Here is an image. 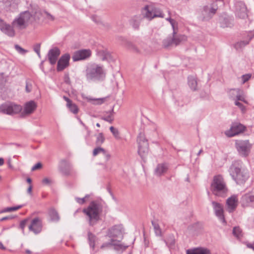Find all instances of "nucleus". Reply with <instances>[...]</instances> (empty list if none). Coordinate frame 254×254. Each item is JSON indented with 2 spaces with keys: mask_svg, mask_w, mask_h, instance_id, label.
<instances>
[{
  "mask_svg": "<svg viewBox=\"0 0 254 254\" xmlns=\"http://www.w3.org/2000/svg\"><path fill=\"white\" fill-rule=\"evenodd\" d=\"M228 172L233 180L240 185L244 184L249 178L248 170L244 167L243 162L240 160L233 161Z\"/></svg>",
  "mask_w": 254,
  "mask_h": 254,
  "instance_id": "f257e3e1",
  "label": "nucleus"
},
{
  "mask_svg": "<svg viewBox=\"0 0 254 254\" xmlns=\"http://www.w3.org/2000/svg\"><path fill=\"white\" fill-rule=\"evenodd\" d=\"M102 209V204L97 201H91L86 208L83 209L82 211L86 215L90 226L95 225L99 221Z\"/></svg>",
  "mask_w": 254,
  "mask_h": 254,
  "instance_id": "f03ea898",
  "label": "nucleus"
},
{
  "mask_svg": "<svg viewBox=\"0 0 254 254\" xmlns=\"http://www.w3.org/2000/svg\"><path fill=\"white\" fill-rule=\"evenodd\" d=\"M210 188L212 193L218 196L225 197L228 191L224 179L220 175L213 177Z\"/></svg>",
  "mask_w": 254,
  "mask_h": 254,
  "instance_id": "7ed1b4c3",
  "label": "nucleus"
},
{
  "mask_svg": "<svg viewBox=\"0 0 254 254\" xmlns=\"http://www.w3.org/2000/svg\"><path fill=\"white\" fill-rule=\"evenodd\" d=\"M87 80H99L105 76L103 67L98 64H93L88 65L85 70Z\"/></svg>",
  "mask_w": 254,
  "mask_h": 254,
  "instance_id": "20e7f679",
  "label": "nucleus"
},
{
  "mask_svg": "<svg viewBox=\"0 0 254 254\" xmlns=\"http://www.w3.org/2000/svg\"><path fill=\"white\" fill-rule=\"evenodd\" d=\"M32 16L29 11L21 12L12 22L13 27L19 29H23L27 27L28 23Z\"/></svg>",
  "mask_w": 254,
  "mask_h": 254,
  "instance_id": "39448f33",
  "label": "nucleus"
},
{
  "mask_svg": "<svg viewBox=\"0 0 254 254\" xmlns=\"http://www.w3.org/2000/svg\"><path fill=\"white\" fill-rule=\"evenodd\" d=\"M138 153L142 160H144L148 153L149 148L147 140L143 133H139L137 137Z\"/></svg>",
  "mask_w": 254,
  "mask_h": 254,
  "instance_id": "423d86ee",
  "label": "nucleus"
},
{
  "mask_svg": "<svg viewBox=\"0 0 254 254\" xmlns=\"http://www.w3.org/2000/svg\"><path fill=\"white\" fill-rule=\"evenodd\" d=\"M22 107L21 105L13 102H7L0 106V112L8 115H14L21 112Z\"/></svg>",
  "mask_w": 254,
  "mask_h": 254,
  "instance_id": "0eeeda50",
  "label": "nucleus"
},
{
  "mask_svg": "<svg viewBox=\"0 0 254 254\" xmlns=\"http://www.w3.org/2000/svg\"><path fill=\"white\" fill-rule=\"evenodd\" d=\"M235 145L240 155L243 157H247L249 155L251 145L248 140H238L235 142Z\"/></svg>",
  "mask_w": 254,
  "mask_h": 254,
  "instance_id": "6e6552de",
  "label": "nucleus"
},
{
  "mask_svg": "<svg viewBox=\"0 0 254 254\" xmlns=\"http://www.w3.org/2000/svg\"><path fill=\"white\" fill-rule=\"evenodd\" d=\"M212 204L215 215L224 225H226L227 222L224 215L223 205L214 201H212Z\"/></svg>",
  "mask_w": 254,
  "mask_h": 254,
  "instance_id": "1a4fd4ad",
  "label": "nucleus"
},
{
  "mask_svg": "<svg viewBox=\"0 0 254 254\" xmlns=\"http://www.w3.org/2000/svg\"><path fill=\"white\" fill-rule=\"evenodd\" d=\"M236 15L241 19L248 17V11L245 4L242 1H238L235 3Z\"/></svg>",
  "mask_w": 254,
  "mask_h": 254,
  "instance_id": "9d476101",
  "label": "nucleus"
},
{
  "mask_svg": "<svg viewBox=\"0 0 254 254\" xmlns=\"http://www.w3.org/2000/svg\"><path fill=\"white\" fill-rule=\"evenodd\" d=\"M91 52L89 49H83L75 51L72 57L74 62L84 60L91 56Z\"/></svg>",
  "mask_w": 254,
  "mask_h": 254,
  "instance_id": "9b49d317",
  "label": "nucleus"
},
{
  "mask_svg": "<svg viewBox=\"0 0 254 254\" xmlns=\"http://www.w3.org/2000/svg\"><path fill=\"white\" fill-rule=\"evenodd\" d=\"M42 220L39 217H36L31 220L28 229L30 231L33 232L35 234H38L42 231Z\"/></svg>",
  "mask_w": 254,
  "mask_h": 254,
  "instance_id": "f8f14e48",
  "label": "nucleus"
},
{
  "mask_svg": "<svg viewBox=\"0 0 254 254\" xmlns=\"http://www.w3.org/2000/svg\"><path fill=\"white\" fill-rule=\"evenodd\" d=\"M243 207H254V193L249 192L242 195L241 199Z\"/></svg>",
  "mask_w": 254,
  "mask_h": 254,
  "instance_id": "ddd939ff",
  "label": "nucleus"
},
{
  "mask_svg": "<svg viewBox=\"0 0 254 254\" xmlns=\"http://www.w3.org/2000/svg\"><path fill=\"white\" fill-rule=\"evenodd\" d=\"M245 127L238 123H233L229 131L226 133L229 137H232L243 132L245 130Z\"/></svg>",
  "mask_w": 254,
  "mask_h": 254,
  "instance_id": "4468645a",
  "label": "nucleus"
},
{
  "mask_svg": "<svg viewBox=\"0 0 254 254\" xmlns=\"http://www.w3.org/2000/svg\"><path fill=\"white\" fill-rule=\"evenodd\" d=\"M123 231L122 225H115L109 230L108 235L111 238H119L121 240L123 238Z\"/></svg>",
  "mask_w": 254,
  "mask_h": 254,
  "instance_id": "2eb2a0df",
  "label": "nucleus"
},
{
  "mask_svg": "<svg viewBox=\"0 0 254 254\" xmlns=\"http://www.w3.org/2000/svg\"><path fill=\"white\" fill-rule=\"evenodd\" d=\"M229 95L230 97L233 100H240L247 103V101L245 100L244 96L243 95V91L240 89H232L229 92Z\"/></svg>",
  "mask_w": 254,
  "mask_h": 254,
  "instance_id": "dca6fc26",
  "label": "nucleus"
},
{
  "mask_svg": "<svg viewBox=\"0 0 254 254\" xmlns=\"http://www.w3.org/2000/svg\"><path fill=\"white\" fill-rule=\"evenodd\" d=\"M69 59L70 55L68 54H65L62 56L58 62L57 70L58 71H61L68 66Z\"/></svg>",
  "mask_w": 254,
  "mask_h": 254,
  "instance_id": "f3484780",
  "label": "nucleus"
},
{
  "mask_svg": "<svg viewBox=\"0 0 254 254\" xmlns=\"http://www.w3.org/2000/svg\"><path fill=\"white\" fill-rule=\"evenodd\" d=\"M13 25H10L5 22L0 23V29L5 34L9 37H13L15 36V32Z\"/></svg>",
  "mask_w": 254,
  "mask_h": 254,
  "instance_id": "a211bd4d",
  "label": "nucleus"
},
{
  "mask_svg": "<svg viewBox=\"0 0 254 254\" xmlns=\"http://www.w3.org/2000/svg\"><path fill=\"white\" fill-rule=\"evenodd\" d=\"M60 53V50L57 47H55L49 50L48 53V58L51 64H54L56 63Z\"/></svg>",
  "mask_w": 254,
  "mask_h": 254,
  "instance_id": "6ab92c4d",
  "label": "nucleus"
},
{
  "mask_svg": "<svg viewBox=\"0 0 254 254\" xmlns=\"http://www.w3.org/2000/svg\"><path fill=\"white\" fill-rule=\"evenodd\" d=\"M37 107L36 103L31 100L29 102L25 103L24 106V110L22 112V115H29L32 114L36 109Z\"/></svg>",
  "mask_w": 254,
  "mask_h": 254,
  "instance_id": "aec40b11",
  "label": "nucleus"
},
{
  "mask_svg": "<svg viewBox=\"0 0 254 254\" xmlns=\"http://www.w3.org/2000/svg\"><path fill=\"white\" fill-rule=\"evenodd\" d=\"M238 201L237 195H233L227 199L226 205L229 212L231 213L236 209L238 205Z\"/></svg>",
  "mask_w": 254,
  "mask_h": 254,
  "instance_id": "412c9836",
  "label": "nucleus"
},
{
  "mask_svg": "<svg viewBox=\"0 0 254 254\" xmlns=\"http://www.w3.org/2000/svg\"><path fill=\"white\" fill-rule=\"evenodd\" d=\"M217 6L206 5L203 7L202 13L204 15V18L206 19H210L216 12Z\"/></svg>",
  "mask_w": 254,
  "mask_h": 254,
  "instance_id": "4be33fe9",
  "label": "nucleus"
},
{
  "mask_svg": "<svg viewBox=\"0 0 254 254\" xmlns=\"http://www.w3.org/2000/svg\"><path fill=\"white\" fill-rule=\"evenodd\" d=\"M221 27L223 28L232 27L233 26L234 19L229 16L222 15L219 19Z\"/></svg>",
  "mask_w": 254,
  "mask_h": 254,
  "instance_id": "5701e85b",
  "label": "nucleus"
},
{
  "mask_svg": "<svg viewBox=\"0 0 254 254\" xmlns=\"http://www.w3.org/2000/svg\"><path fill=\"white\" fill-rule=\"evenodd\" d=\"M168 170V166L167 164H159L155 170V174L157 176H161L165 174Z\"/></svg>",
  "mask_w": 254,
  "mask_h": 254,
  "instance_id": "b1692460",
  "label": "nucleus"
},
{
  "mask_svg": "<svg viewBox=\"0 0 254 254\" xmlns=\"http://www.w3.org/2000/svg\"><path fill=\"white\" fill-rule=\"evenodd\" d=\"M187 254H211V252L208 249L200 247L188 250Z\"/></svg>",
  "mask_w": 254,
  "mask_h": 254,
  "instance_id": "393cba45",
  "label": "nucleus"
},
{
  "mask_svg": "<svg viewBox=\"0 0 254 254\" xmlns=\"http://www.w3.org/2000/svg\"><path fill=\"white\" fill-rule=\"evenodd\" d=\"M145 12V17L149 20H151L153 18L154 15V7L152 6L146 5L144 8Z\"/></svg>",
  "mask_w": 254,
  "mask_h": 254,
  "instance_id": "a878e982",
  "label": "nucleus"
},
{
  "mask_svg": "<svg viewBox=\"0 0 254 254\" xmlns=\"http://www.w3.org/2000/svg\"><path fill=\"white\" fill-rule=\"evenodd\" d=\"M141 19L140 16L135 15L130 19L129 23L134 29H137L139 28Z\"/></svg>",
  "mask_w": 254,
  "mask_h": 254,
  "instance_id": "bb28decb",
  "label": "nucleus"
},
{
  "mask_svg": "<svg viewBox=\"0 0 254 254\" xmlns=\"http://www.w3.org/2000/svg\"><path fill=\"white\" fill-rule=\"evenodd\" d=\"M188 85L192 91H195L197 89V82L195 77L189 76L188 78Z\"/></svg>",
  "mask_w": 254,
  "mask_h": 254,
  "instance_id": "cd10ccee",
  "label": "nucleus"
},
{
  "mask_svg": "<svg viewBox=\"0 0 254 254\" xmlns=\"http://www.w3.org/2000/svg\"><path fill=\"white\" fill-rule=\"evenodd\" d=\"M49 215L52 221L58 222L60 220V218L58 212L54 208H51L49 210Z\"/></svg>",
  "mask_w": 254,
  "mask_h": 254,
  "instance_id": "c85d7f7f",
  "label": "nucleus"
},
{
  "mask_svg": "<svg viewBox=\"0 0 254 254\" xmlns=\"http://www.w3.org/2000/svg\"><path fill=\"white\" fill-rule=\"evenodd\" d=\"M233 234L237 239H241L243 236L242 230L239 226L233 228Z\"/></svg>",
  "mask_w": 254,
  "mask_h": 254,
  "instance_id": "c756f323",
  "label": "nucleus"
},
{
  "mask_svg": "<svg viewBox=\"0 0 254 254\" xmlns=\"http://www.w3.org/2000/svg\"><path fill=\"white\" fill-rule=\"evenodd\" d=\"M96 236L92 234L91 232H88V240L89 244L91 248L93 250L95 248V241L96 240Z\"/></svg>",
  "mask_w": 254,
  "mask_h": 254,
  "instance_id": "7c9ffc66",
  "label": "nucleus"
},
{
  "mask_svg": "<svg viewBox=\"0 0 254 254\" xmlns=\"http://www.w3.org/2000/svg\"><path fill=\"white\" fill-rule=\"evenodd\" d=\"M23 205H17L16 206H13V207H6V208L1 210L0 211V213L14 211L18 209H20L21 208H22L23 207Z\"/></svg>",
  "mask_w": 254,
  "mask_h": 254,
  "instance_id": "2f4dec72",
  "label": "nucleus"
},
{
  "mask_svg": "<svg viewBox=\"0 0 254 254\" xmlns=\"http://www.w3.org/2000/svg\"><path fill=\"white\" fill-rule=\"evenodd\" d=\"M249 43V41H241L237 42L234 45L236 50H240Z\"/></svg>",
  "mask_w": 254,
  "mask_h": 254,
  "instance_id": "473e14b6",
  "label": "nucleus"
},
{
  "mask_svg": "<svg viewBox=\"0 0 254 254\" xmlns=\"http://www.w3.org/2000/svg\"><path fill=\"white\" fill-rule=\"evenodd\" d=\"M125 46L130 50H131L134 52H138L139 50L136 47V46L132 43L127 41V40H125Z\"/></svg>",
  "mask_w": 254,
  "mask_h": 254,
  "instance_id": "72a5a7b5",
  "label": "nucleus"
},
{
  "mask_svg": "<svg viewBox=\"0 0 254 254\" xmlns=\"http://www.w3.org/2000/svg\"><path fill=\"white\" fill-rule=\"evenodd\" d=\"M116 241L117 240L112 238L110 240V242L103 243L100 248L101 249H105L106 248H109L112 246H114V245H116Z\"/></svg>",
  "mask_w": 254,
  "mask_h": 254,
  "instance_id": "f704fd0d",
  "label": "nucleus"
},
{
  "mask_svg": "<svg viewBox=\"0 0 254 254\" xmlns=\"http://www.w3.org/2000/svg\"><path fill=\"white\" fill-rule=\"evenodd\" d=\"M105 140V138L103 133H99L96 136V140L95 141L96 145L101 146L104 143Z\"/></svg>",
  "mask_w": 254,
  "mask_h": 254,
  "instance_id": "c9c22d12",
  "label": "nucleus"
},
{
  "mask_svg": "<svg viewBox=\"0 0 254 254\" xmlns=\"http://www.w3.org/2000/svg\"><path fill=\"white\" fill-rule=\"evenodd\" d=\"M66 106L72 113L76 114L78 112V107L75 104L73 103L72 102L70 104L66 105Z\"/></svg>",
  "mask_w": 254,
  "mask_h": 254,
  "instance_id": "e433bc0d",
  "label": "nucleus"
},
{
  "mask_svg": "<svg viewBox=\"0 0 254 254\" xmlns=\"http://www.w3.org/2000/svg\"><path fill=\"white\" fill-rule=\"evenodd\" d=\"M186 37L185 36H179L177 37H174L172 38L173 44L175 46L178 45L182 41L186 40Z\"/></svg>",
  "mask_w": 254,
  "mask_h": 254,
  "instance_id": "4c0bfd02",
  "label": "nucleus"
},
{
  "mask_svg": "<svg viewBox=\"0 0 254 254\" xmlns=\"http://www.w3.org/2000/svg\"><path fill=\"white\" fill-rule=\"evenodd\" d=\"M152 224L153 226L155 233L157 236H161V230L160 228L159 224L155 221H152Z\"/></svg>",
  "mask_w": 254,
  "mask_h": 254,
  "instance_id": "58836bf2",
  "label": "nucleus"
},
{
  "mask_svg": "<svg viewBox=\"0 0 254 254\" xmlns=\"http://www.w3.org/2000/svg\"><path fill=\"white\" fill-rule=\"evenodd\" d=\"M165 242L166 245H167L168 247H169L170 248L173 247L175 243L174 237L173 236H170L168 237L165 240Z\"/></svg>",
  "mask_w": 254,
  "mask_h": 254,
  "instance_id": "ea45409f",
  "label": "nucleus"
},
{
  "mask_svg": "<svg viewBox=\"0 0 254 254\" xmlns=\"http://www.w3.org/2000/svg\"><path fill=\"white\" fill-rule=\"evenodd\" d=\"M61 165L62 168L64 167H67L69 168L70 167V163L65 160L61 161ZM62 171L66 175H68L69 174V171H64V168H62Z\"/></svg>",
  "mask_w": 254,
  "mask_h": 254,
  "instance_id": "a19ab883",
  "label": "nucleus"
},
{
  "mask_svg": "<svg viewBox=\"0 0 254 254\" xmlns=\"http://www.w3.org/2000/svg\"><path fill=\"white\" fill-rule=\"evenodd\" d=\"M110 130L111 132L113 134L114 136L117 139H120L121 138L120 132L118 129L115 128L114 127H110Z\"/></svg>",
  "mask_w": 254,
  "mask_h": 254,
  "instance_id": "79ce46f5",
  "label": "nucleus"
},
{
  "mask_svg": "<svg viewBox=\"0 0 254 254\" xmlns=\"http://www.w3.org/2000/svg\"><path fill=\"white\" fill-rule=\"evenodd\" d=\"M164 17V14L163 13L162 11L160 9L154 7L153 18L155 17L163 18Z\"/></svg>",
  "mask_w": 254,
  "mask_h": 254,
  "instance_id": "37998d69",
  "label": "nucleus"
},
{
  "mask_svg": "<svg viewBox=\"0 0 254 254\" xmlns=\"http://www.w3.org/2000/svg\"><path fill=\"white\" fill-rule=\"evenodd\" d=\"M163 45L165 48L174 45L172 38L170 37L164 39L163 41Z\"/></svg>",
  "mask_w": 254,
  "mask_h": 254,
  "instance_id": "c03bdc74",
  "label": "nucleus"
},
{
  "mask_svg": "<svg viewBox=\"0 0 254 254\" xmlns=\"http://www.w3.org/2000/svg\"><path fill=\"white\" fill-rule=\"evenodd\" d=\"M121 240H119L116 241V245H114V249L115 250L117 251H119L120 250H122L123 251L125 250L127 248H128V246L127 245H124L123 244H119L118 243L120 242Z\"/></svg>",
  "mask_w": 254,
  "mask_h": 254,
  "instance_id": "a18cd8bd",
  "label": "nucleus"
},
{
  "mask_svg": "<svg viewBox=\"0 0 254 254\" xmlns=\"http://www.w3.org/2000/svg\"><path fill=\"white\" fill-rule=\"evenodd\" d=\"M168 14H169V17L166 18V20L167 21H169L170 23L171 24L173 30H174V32L173 33L174 34L175 33V24H176V21L175 20L172 19L171 18V12L169 10H168Z\"/></svg>",
  "mask_w": 254,
  "mask_h": 254,
  "instance_id": "49530a36",
  "label": "nucleus"
},
{
  "mask_svg": "<svg viewBox=\"0 0 254 254\" xmlns=\"http://www.w3.org/2000/svg\"><path fill=\"white\" fill-rule=\"evenodd\" d=\"M103 152H105V149L103 148L100 147L98 146V147L95 148L93 151V155L94 156H97L98 154Z\"/></svg>",
  "mask_w": 254,
  "mask_h": 254,
  "instance_id": "de8ad7c7",
  "label": "nucleus"
},
{
  "mask_svg": "<svg viewBox=\"0 0 254 254\" xmlns=\"http://www.w3.org/2000/svg\"><path fill=\"white\" fill-rule=\"evenodd\" d=\"M14 48L15 50L17 51V52L20 54L25 55L26 53L28 52L27 50L24 49L18 45H15Z\"/></svg>",
  "mask_w": 254,
  "mask_h": 254,
  "instance_id": "09e8293b",
  "label": "nucleus"
},
{
  "mask_svg": "<svg viewBox=\"0 0 254 254\" xmlns=\"http://www.w3.org/2000/svg\"><path fill=\"white\" fill-rule=\"evenodd\" d=\"M89 194H86L85 197H83V198H79V197H76L75 198V200L76 201V202L77 203H78L79 204H84L86 201V199L89 198Z\"/></svg>",
  "mask_w": 254,
  "mask_h": 254,
  "instance_id": "8fccbe9b",
  "label": "nucleus"
},
{
  "mask_svg": "<svg viewBox=\"0 0 254 254\" xmlns=\"http://www.w3.org/2000/svg\"><path fill=\"white\" fill-rule=\"evenodd\" d=\"M29 220H30V218H26L25 219H23V220H22L20 222V225H19V228L23 231H24L25 226H26L27 223L29 222Z\"/></svg>",
  "mask_w": 254,
  "mask_h": 254,
  "instance_id": "3c124183",
  "label": "nucleus"
},
{
  "mask_svg": "<svg viewBox=\"0 0 254 254\" xmlns=\"http://www.w3.org/2000/svg\"><path fill=\"white\" fill-rule=\"evenodd\" d=\"M252 77V74L250 73L246 74L242 76V83L244 84L248 81Z\"/></svg>",
  "mask_w": 254,
  "mask_h": 254,
  "instance_id": "603ef678",
  "label": "nucleus"
},
{
  "mask_svg": "<svg viewBox=\"0 0 254 254\" xmlns=\"http://www.w3.org/2000/svg\"><path fill=\"white\" fill-rule=\"evenodd\" d=\"M239 100H236L235 102V104L236 106L240 108L242 112L244 113L246 112V108L242 103L239 102Z\"/></svg>",
  "mask_w": 254,
  "mask_h": 254,
  "instance_id": "864d4df0",
  "label": "nucleus"
},
{
  "mask_svg": "<svg viewBox=\"0 0 254 254\" xmlns=\"http://www.w3.org/2000/svg\"><path fill=\"white\" fill-rule=\"evenodd\" d=\"M32 84L31 82L29 81H27L26 82V87L25 90L26 92L29 93L32 91Z\"/></svg>",
  "mask_w": 254,
  "mask_h": 254,
  "instance_id": "5fc2aeb1",
  "label": "nucleus"
},
{
  "mask_svg": "<svg viewBox=\"0 0 254 254\" xmlns=\"http://www.w3.org/2000/svg\"><path fill=\"white\" fill-rule=\"evenodd\" d=\"M103 120L106 121L107 122L112 123L113 121V116L112 113H111L110 114L106 117H104L102 118Z\"/></svg>",
  "mask_w": 254,
  "mask_h": 254,
  "instance_id": "6e6d98bb",
  "label": "nucleus"
},
{
  "mask_svg": "<svg viewBox=\"0 0 254 254\" xmlns=\"http://www.w3.org/2000/svg\"><path fill=\"white\" fill-rule=\"evenodd\" d=\"M44 13L46 15V18L48 19V20H51V21H54L55 20V17L54 16H53L52 15H51L50 13H49L48 11H44Z\"/></svg>",
  "mask_w": 254,
  "mask_h": 254,
  "instance_id": "4d7b16f0",
  "label": "nucleus"
},
{
  "mask_svg": "<svg viewBox=\"0 0 254 254\" xmlns=\"http://www.w3.org/2000/svg\"><path fill=\"white\" fill-rule=\"evenodd\" d=\"M34 51L37 54L38 56L40 57V44H37L35 45L34 47Z\"/></svg>",
  "mask_w": 254,
  "mask_h": 254,
  "instance_id": "13d9d810",
  "label": "nucleus"
},
{
  "mask_svg": "<svg viewBox=\"0 0 254 254\" xmlns=\"http://www.w3.org/2000/svg\"><path fill=\"white\" fill-rule=\"evenodd\" d=\"M52 183V181L48 178L43 179L42 183L45 185H50Z\"/></svg>",
  "mask_w": 254,
  "mask_h": 254,
  "instance_id": "bf43d9fd",
  "label": "nucleus"
},
{
  "mask_svg": "<svg viewBox=\"0 0 254 254\" xmlns=\"http://www.w3.org/2000/svg\"><path fill=\"white\" fill-rule=\"evenodd\" d=\"M42 167V165L41 163H37L34 166H33L31 169L32 171H35L36 170L39 169L41 168Z\"/></svg>",
  "mask_w": 254,
  "mask_h": 254,
  "instance_id": "052dcab7",
  "label": "nucleus"
},
{
  "mask_svg": "<svg viewBox=\"0 0 254 254\" xmlns=\"http://www.w3.org/2000/svg\"><path fill=\"white\" fill-rule=\"evenodd\" d=\"M102 154L105 156L106 161H109L111 157L110 154H109L105 150V152H103Z\"/></svg>",
  "mask_w": 254,
  "mask_h": 254,
  "instance_id": "680f3d73",
  "label": "nucleus"
},
{
  "mask_svg": "<svg viewBox=\"0 0 254 254\" xmlns=\"http://www.w3.org/2000/svg\"><path fill=\"white\" fill-rule=\"evenodd\" d=\"M246 245L247 246L248 248L250 249H252L254 251V243H250L249 242H246L245 243Z\"/></svg>",
  "mask_w": 254,
  "mask_h": 254,
  "instance_id": "e2e57ef3",
  "label": "nucleus"
},
{
  "mask_svg": "<svg viewBox=\"0 0 254 254\" xmlns=\"http://www.w3.org/2000/svg\"><path fill=\"white\" fill-rule=\"evenodd\" d=\"M64 99L67 102L66 105H68L70 104L71 102H72V101L69 99L68 97L64 96L63 97Z\"/></svg>",
  "mask_w": 254,
  "mask_h": 254,
  "instance_id": "0e129e2a",
  "label": "nucleus"
},
{
  "mask_svg": "<svg viewBox=\"0 0 254 254\" xmlns=\"http://www.w3.org/2000/svg\"><path fill=\"white\" fill-rule=\"evenodd\" d=\"M12 218H13V217L6 216V217L1 218L0 219V221H3L8 220V219H11Z\"/></svg>",
  "mask_w": 254,
  "mask_h": 254,
  "instance_id": "69168bd1",
  "label": "nucleus"
},
{
  "mask_svg": "<svg viewBox=\"0 0 254 254\" xmlns=\"http://www.w3.org/2000/svg\"><path fill=\"white\" fill-rule=\"evenodd\" d=\"M64 81L67 84H69L70 81V78L68 75H66L64 77Z\"/></svg>",
  "mask_w": 254,
  "mask_h": 254,
  "instance_id": "338daca9",
  "label": "nucleus"
},
{
  "mask_svg": "<svg viewBox=\"0 0 254 254\" xmlns=\"http://www.w3.org/2000/svg\"><path fill=\"white\" fill-rule=\"evenodd\" d=\"M32 186L31 185H30L27 189V192L29 194H31V192H32Z\"/></svg>",
  "mask_w": 254,
  "mask_h": 254,
  "instance_id": "774afa93",
  "label": "nucleus"
}]
</instances>
